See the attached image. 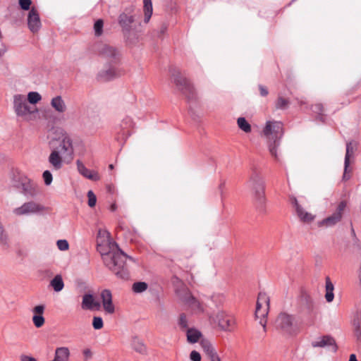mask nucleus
I'll return each instance as SVG.
<instances>
[{
  "mask_svg": "<svg viewBox=\"0 0 361 361\" xmlns=\"http://www.w3.org/2000/svg\"><path fill=\"white\" fill-rule=\"evenodd\" d=\"M97 250L100 253L104 265L118 279H129L130 273L126 260L128 259L135 262L133 257L127 255L111 240H97Z\"/></svg>",
  "mask_w": 361,
  "mask_h": 361,
  "instance_id": "nucleus-1",
  "label": "nucleus"
},
{
  "mask_svg": "<svg viewBox=\"0 0 361 361\" xmlns=\"http://www.w3.org/2000/svg\"><path fill=\"white\" fill-rule=\"evenodd\" d=\"M283 124L281 121H267L263 129V134L267 139L269 153L279 160L278 149L283 136Z\"/></svg>",
  "mask_w": 361,
  "mask_h": 361,
  "instance_id": "nucleus-2",
  "label": "nucleus"
},
{
  "mask_svg": "<svg viewBox=\"0 0 361 361\" xmlns=\"http://www.w3.org/2000/svg\"><path fill=\"white\" fill-rule=\"evenodd\" d=\"M140 16V13L132 11L123 12L118 16V23L121 27L124 38L130 44H134L138 38L135 30Z\"/></svg>",
  "mask_w": 361,
  "mask_h": 361,
  "instance_id": "nucleus-3",
  "label": "nucleus"
},
{
  "mask_svg": "<svg viewBox=\"0 0 361 361\" xmlns=\"http://www.w3.org/2000/svg\"><path fill=\"white\" fill-rule=\"evenodd\" d=\"M248 185L252 190L257 209L260 212H264L267 201L264 194V181L255 167L252 169V173L250 176Z\"/></svg>",
  "mask_w": 361,
  "mask_h": 361,
  "instance_id": "nucleus-4",
  "label": "nucleus"
},
{
  "mask_svg": "<svg viewBox=\"0 0 361 361\" xmlns=\"http://www.w3.org/2000/svg\"><path fill=\"white\" fill-rule=\"evenodd\" d=\"M13 108L18 117L29 121L33 120L38 114V109L31 106L24 94H16L13 96Z\"/></svg>",
  "mask_w": 361,
  "mask_h": 361,
  "instance_id": "nucleus-5",
  "label": "nucleus"
},
{
  "mask_svg": "<svg viewBox=\"0 0 361 361\" xmlns=\"http://www.w3.org/2000/svg\"><path fill=\"white\" fill-rule=\"evenodd\" d=\"M171 78L177 88L186 97L188 101L192 102L196 99L195 90L191 82L181 75L179 70L175 68L170 69Z\"/></svg>",
  "mask_w": 361,
  "mask_h": 361,
  "instance_id": "nucleus-6",
  "label": "nucleus"
},
{
  "mask_svg": "<svg viewBox=\"0 0 361 361\" xmlns=\"http://www.w3.org/2000/svg\"><path fill=\"white\" fill-rule=\"evenodd\" d=\"M176 294L179 300L184 303L188 308L196 313L204 312V306L196 298H195L190 290L180 281V286L176 288Z\"/></svg>",
  "mask_w": 361,
  "mask_h": 361,
  "instance_id": "nucleus-7",
  "label": "nucleus"
},
{
  "mask_svg": "<svg viewBox=\"0 0 361 361\" xmlns=\"http://www.w3.org/2000/svg\"><path fill=\"white\" fill-rule=\"evenodd\" d=\"M274 327L283 334L293 335L298 331V324L294 315L281 312L274 321Z\"/></svg>",
  "mask_w": 361,
  "mask_h": 361,
  "instance_id": "nucleus-8",
  "label": "nucleus"
},
{
  "mask_svg": "<svg viewBox=\"0 0 361 361\" xmlns=\"http://www.w3.org/2000/svg\"><path fill=\"white\" fill-rule=\"evenodd\" d=\"M269 297L264 292H260L258 295L256 304L255 317L257 318L262 317L259 324L262 326L264 332L267 331V321L264 318L267 316L269 309Z\"/></svg>",
  "mask_w": 361,
  "mask_h": 361,
  "instance_id": "nucleus-9",
  "label": "nucleus"
},
{
  "mask_svg": "<svg viewBox=\"0 0 361 361\" xmlns=\"http://www.w3.org/2000/svg\"><path fill=\"white\" fill-rule=\"evenodd\" d=\"M45 210V207L35 201L24 202L21 206L13 209V214L17 216L39 215Z\"/></svg>",
  "mask_w": 361,
  "mask_h": 361,
  "instance_id": "nucleus-10",
  "label": "nucleus"
},
{
  "mask_svg": "<svg viewBox=\"0 0 361 361\" xmlns=\"http://www.w3.org/2000/svg\"><path fill=\"white\" fill-rule=\"evenodd\" d=\"M97 53L102 58L111 63H117L120 59V52L115 48L107 44L99 43L96 45Z\"/></svg>",
  "mask_w": 361,
  "mask_h": 361,
  "instance_id": "nucleus-11",
  "label": "nucleus"
},
{
  "mask_svg": "<svg viewBox=\"0 0 361 361\" xmlns=\"http://www.w3.org/2000/svg\"><path fill=\"white\" fill-rule=\"evenodd\" d=\"M345 207L346 202L345 201H341L338 204L336 210L331 216L317 222L318 226H325L326 228H329L336 225L338 222L341 221L343 217V212L344 211Z\"/></svg>",
  "mask_w": 361,
  "mask_h": 361,
  "instance_id": "nucleus-12",
  "label": "nucleus"
},
{
  "mask_svg": "<svg viewBox=\"0 0 361 361\" xmlns=\"http://www.w3.org/2000/svg\"><path fill=\"white\" fill-rule=\"evenodd\" d=\"M18 181L16 182L15 187L21 190V192L27 197H34L36 194L35 185L27 177L20 176Z\"/></svg>",
  "mask_w": 361,
  "mask_h": 361,
  "instance_id": "nucleus-13",
  "label": "nucleus"
},
{
  "mask_svg": "<svg viewBox=\"0 0 361 361\" xmlns=\"http://www.w3.org/2000/svg\"><path fill=\"white\" fill-rule=\"evenodd\" d=\"M56 151L66 156H71L73 154V140L67 133H62L61 140Z\"/></svg>",
  "mask_w": 361,
  "mask_h": 361,
  "instance_id": "nucleus-14",
  "label": "nucleus"
},
{
  "mask_svg": "<svg viewBox=\"0 0 361 361\" xmlns=\"http://www.w3.org/2000/svg\"><path fill=\"white\" fill-rule=\"evenodd\" d=\"M219 326L224 331H231L235 324L233 318L228 316L224 312L219 311L216 315Z\"/></svg>",
  "mask_w": 361,
  "mask_h": 361,
  "instance_id": "nucleus-15",
  "label": "nucleus"
},
{
  "mask_svg": "<svg viewBox=\"0 0 361 361\" xmlns=\"http://www.w3.org/2000/svg\"><path fill=\"white\" fill-rule=\"evenodd\" d=\"M27 25L32 32H37L41 27V21L39 13L36 8H32L27 16Z\"/></svg>",
  "mask_w": 361,
  "mask_h": 361,
  "instance_id": "nucleus-16",
  "label": "nucleus"
},
{
  "mask_svg": "<svg viewBox=\"0 0 361 361\" xmlns=\"http://www.w3.org/2000/svg\"><path fill=\"white\" fill-rule=\"evenodd\" d=\"M314 348L330 347L334 351L336 350V345L334 339L330 336H324L318 338L312 342Z\"/></svg>",
  "mask_w": 361,
  "mask_h": 361,
  "instance_id": "nucleus-17",
  "label": "nucleus"
},
{
  "mask_svg": "<svg viewBox=\"0 0 361 361\" xmlns=\"http://www.w3.org/2000/svg\"><path fill=\"white\" fill-rule=\"evenodd\" d=\"M134 125L133 119L129 116H126L121 122L118 133L123 137H128L131 134L130 129L134 127Z\"/></svg>",
  "mask_w": 361,
  "mask_h": 361,
  "instance_id": "nucleus-18",
  "label": "nucleus"
},
{
  "mask_svg": "<svg viewBox=\"0 0 361 361\" xmlns=\"http://www.w3.org/2000/svg\"><path fill=\"white\" fill-rule=\"evenodd\" d=\"M101 298L105 312L109 314H113L115 308L112 303V295L111 291L108 289L103 290L101 293Z\"/></svg>",
  "mask_w": 361,
  "mask_h": 361,
  "instance_id": "nucleus-19",
  "label": "nucleus"
},
{
  "mask_svg": "<svg viewBox=\"0 0 361 361\" xmlns=\"http://www.w3.org/2000/svg\"><path fill=\"white\" fill-rule=\"evenodd\" d=\"M100 307V303L94 300L92 294L86 293L82 296V308L83 310H99Z\"/></svg>",
  "mask_w": 361,
  "mask_h": 361,
  "instance_id": "nucleus-20",
  "label": "nucleus"
},
{
  "mask_svg": "<svg viewBox=\"0 0 361 361\" xmlns=\"http://www.w3.org/2000/svg\"><path fill=\"white\" fill-rule=\"evenodd\" d=\"M76 165L79 173L85 178L91 180H98L99 179L97 173L89 170L80 160L78 159L76 161Z\"/></svg>",
  "mask_w": 361,
  "mask_h": 361,
  "instance_id": "nucleus-21",
  "label": "nucleus"
},
{
  "mask_svg": "<svg viewBox=\"0 0 361 361\" xmlns=\"http://www.w3.org/2000/svg\"><path fill=\"white\" fill-rule=\"evenodd\" d=\"M130 348L136 353L145 355L147 354V348L143 341L137 336L132 338Z\"/></svg>",
  "mask_w": 361,
  "mask_h": 361,
  "instance_id": "nucleus-22",
  "label": "nucleus"
},
{
  "mask_svg": "<svg viewBox=\"0 0 361 361\" xmlns=\"http://www.w3.org/2000/svg\"><path fill=\"white\" fill-rule=\"evenodd\" d=\"M353 326L357 342L361 348V312H357L353 319Z\"/></svg>",
  "mask_w": 361,
  "mask_h": 361,
  "instance_id": "nucleus-23",
  "label": "nucleus"
},
{
  "mask_svg": "<svg viewBox=\"0 0 361 361\" xmlns=\"http://www.w3.org/2000/svg\"><path fill=\"white\" fill-rule=\"evenodd\" d=\"M50 104L51 107L59 114H63L66 109V104L61 96H56L51 100Z\"/></svg>",
  "mask_w": 361,
  "mask_h": 361,
  "instance_id": "nucleus-24",
  "label": "nucleus"
},
{
  "mask_svg": "<svg viewBox=\"0 0 361 361\" xmlns=\"http://www.w3.org/2000/svg\"><path fill=\"white\" fill-rule=\"evenodd\" d=\"M118 75V71L113 66L105 68L99 73L100 77L106 80L113 79Z\"/></svg>",
  "mask_w": 361,
  "mask_h": 361,
  "instance_id": "nucleus-25",
  "label": "nucleus"
},
{
  "mask_svg": "<svg viewBox=\"0 0 361 361\" xmlns=\"http://www.w3.org/2000/svg\"><path fill=\"white\" fill-rule=\"evenodd\" d=\"M59 154H61L59 152L54 150L49 157V161L55 170H59L62 166V159Z\"/></svg>",
  "mask_w": 361,
  "mask_h": 361,
  "instance_id": "nucleus-26",
  "label": "nucleus"
},
{
  "mask_svg": "<svg viewBox=\"0 0 361 361\" xmlns=\"http://www.w3.org/2000/svg\"><path fill=\"white\" fill-rule=\"evenodd\" d=\"M325 289H326V294H325L326 300L328 302H331L334 300V286L333 283L331 281L330 278L329 276H327L326 278Z\"/></svg>",
  "mask_w": 361,
  "mask_h": 361,
  "instance_id": "nucleus-27",
  "label": "nucleus"
},
{
  "mask_svg": "<svg viewBox=\"0 0 361 361\" xmlns=\"http://www.w3.org/2000/svg\"><path fill=\"white\" fill-rule=\"evenodd\" d=\"M50 286L53 288L54 291L60 292L64 287V283L61 275H56L50 281Z\"/></svg>",
  "mask_w": 361,
  "mask_h": 361,
  "instance_id": "nucleus-28",
  "label": "nucleus"
},
{
  "mask_svg": "<svg viewBox=\"0 0 361 361\" xmlns=\"http://www.w3.org/2000/svg\"><path fill=\"white\" fill-rule=\"evenodd\" d=\"M300 219L303 222H311L312 221L315 216L306 212L302 207H298V212H296Z\"/></svg>",
  "mask_w": 361,
  "mask_h": 361,
  "instance_id": "nucleus-29",
  "label": "nucleus"
},
{
  "mask_svg": "<svg viewBox=\"0 0 361 361\" xmlns=\"http://www.w3.org/2000/svg\"><path fill=\"white\" fill-rule=\"evenodd\" d=\"M311 109L315 114L316 120L324 123L325 115L323 114V105L320 103H317L312 106Z\"/></svg>",
  "mask_w": 361,
  "mask_h": 361,
  "instance_id": "nucleus-30",
  "label": "nucleus"
},
{
  "mask_svg": "<svg viewBox=\"0 0 361 361\" xmlns=\"http://www.w3.org/2000/svg\"><path fill=\"white\" fill-rule=\"evenodd\" d=\"M201 336V332L197 329H188L187 330V339L189 343H195L197 342Z\"/></svg>",
  "mask_w": 361,
  "mask_h": 361,
  "instance_id": "nucleus-31",
  "label": "nucleus"
},
{
  "mask_svg": "<svg viewBox=\"0 0 361 361\" xmlns=\"http://www.w3.org/2000/svg\"><path fill=\"white\" fill-rule=\"evenodd\" d=\"M144 4V13H145V23H148L152 15V0H143Z\"/></svg>",
  "mask_w": 361,
  "mask_h": 361,
  "instance_id": "nucleus-32",
  "label": "nucleus"
},
{
  "mask_svg": "<svg viewBox=\"0 0 361 361\" xmlns=\"http://www.w3.org/2000/svg\"><path fill=\"white\" fill-rule=\"evenodd\" d=\"M354 153V146L352 142H348L346 144V152L345 156V171L348 170V168L350 165V157L353 155Z\"/></svg>",
  "mask_w": 361,
  "mask_h": 361,
  "instance_id": "nucleus-33",
  "label": "nucleus"
},
{
  "mask_svg": "<svg viewBox=\"0 0 361 361\" xmlns=\"http://www.w3.org/2000/svg\"><path fill=\"white\" fill-rule=\"evenodd\" d=\"M201 346L208 357H212L213 355L216 354L215 348L209 341H202Z\"/></svg>",
  "mask_w": 361,
  "mask_h": 361,
  "instance_id": "nucleus-34",
  "label": "nucleus"
},
{
  "mask_svg": "<svg viewBox=\"0 0 361 361\" xmlns=\"http://www.w3.org/2000/svg\"><path fill=\"white\" fill-rule=\"evenodd\" d=\"M237 124L238 128L243 132L248 133L251 132L252 128L250 124L244 117H239L237 120Z\"/></svg>",
  "mask_w": 361,
  "mask_h": 361,
  "instance_id": "nucleus-35",
  "label": "nucleus"
},
{
  "mask_svg": "<svg viewBox=\"0 0 361 361\" xmlns=\"http://www.w3.org/2000/svg\"><path fill=\"white\" fill-rule=\"evenodd\" d=\"M289 105L290 101L281 96H279L275 102L276 109L286 110L288 108Z\"/></svg>",
  "mask_w": 361,
  "mask_h": 361,
  "instance_id": "nucleus-36",
  "label": "nucleus"
},
{
  "mask_svg": "<svg viewBox=\"0 0 361 361\" xmlns=\"http://www.w3.org/2000/svg\"><path fill=\"white\" fill-rule=\"evenodd\" d=\"M26 99L29 104L33 106L42 99V96L37 92H30Z\"/></svg>",
  "mask_w": 361,
  "mask_h": 361,
  "instance_id": "nucleus-37",
  "label": "nucleus"
},
{
  "mask_svg": "<svg viewBox=\"0 0 361 361\" xmlns=\"http://www.w3.org/2000/svg\"><path fill=\"white\" fill-rule=\"evenodd\" d=\"M148 288V284L144 281L135 282L133 284L132 290L135 293L145 292Z\"/></svg>",
  "mask_w": 361,
  "mask_h": 361,
  "instance_id": "nucleus-38",
  "label": "nucleus"
},
{
  "mask_svg": "<svg viewBox=\"0 0 361 361\" xmlns=\"http://www.w3.org/2000/svg\"><path fill=\"white\" fill-rule=\"evenodd\" d=\"M178 324L179 327L183 330H185L188 328V321L187 319V316L185 313H181L179 315L178 319Z\"/></svg>",
  "mask_w": 361,
  "mask_h": 361,
  "instance_id": "nucleus-39",
  "label": "nucleus"
},
{
  "mask_svg": "<svg viewBox=\"0 0 361 361\" xmlns=\"http://www.w3.org/2000/svg\"><path fill=\"white\" fill-rule=\"evenodd\" d=\"M104 22L102 19H98L94 25V35L97 37L102 35L103 32Z\"/></svg>",
  "mask_w": 361,
  "mask_h": 361,
  "instance_id": "nucleus-40",
  "label": "nucleus"
},
{
  "mask_svg": "<svg viewBox=\"0 0 361 361\" xmlns=\"http://www.w3.org/2000/svg\"><path fill=\"white\" fill-rule=\"evenodd\" d=\"M32 322L37 328H39L44 325L45 319L43 315H33Z\"/></svg>",
  "mask_w": 361,
  "mask_h": 361,
  "instance_id": "nucleus-41",
  "label": "nucleus"
},
{
  "mask_svg": "<svg viewBox=\"0 0 361 361\" xmlns=\"http://www.w3.org/2000/svg\"><path fill=\"white\" fill-rule=\"evenodd\" d=\"M211 300L216 307H218L224 302V297L221 294H214L211 296Z\"/></svg>",
  "mask_w": 361,
  "mask_h": 361,
  "instance_id": "nucleus-42",
  "label": "nucleus"
},
{
  "mask_svg": "<svg viewBox=\"0 0 361 361\" xmlns=\"http://www.w3.org/2000/svg\"><path fill=\"white\" fill-rule=\"evenodd\" d=\"M97 240H111L110 233L104 229H99L97 234Z\"/></svg>",
  "mask_w": 361,
  "mask_h": 361,
  "instance_id": "nucleus-43",
  "label": "nucleus"
},
{
  "mask_svg": "<svg viewBox=\"0 0 361 361\" xmlns=\"http://www.w3.org/2000/svg\"><path fill=\"white\" fill-rule=\"evenodd\" d=\"M167 25L164 23L161 24L157 30L153 32V36L161 38L166 32Z\"/></svg>",
  "mask_w": 361,
  "mask_h": 361,
  "instance_id": "nucleus-44",
  "label": "nucleus"
},
{
  "mask_svg": "<svg viewBox=\"0 0 361 361\" xmlns=\"http://www.w3.org/2000/svg\"><path fill=\"white\" fill-rule=\"evenodd\" d=\"M93 328L96 330L101 329L104 326L103 319L101 317H94L92 321Z\"/></svg>",
  "mask_w": 361,
  "mask_h": 361,
  "instance_id": "nucleus-45",
  "label": "nucleus"
},
{
  "mask_svg": "<svg viewBox=\"0 0 361 361\" xmlns=\"http://www.w3.org/2000/svg\"><path fill=\"white\" fill-rule=\"evenodd\" d=\"M43 180L46 185H49L52 183L53 176L49 170H46L42 173Z\"/></svg>",
  "mask_w": 361,
  "mask_h": 361,
  "instance_id": "nucleus-46",
  "label": "nucleus"
},
{
  "mask_svg": "<svg viewBox=\"0 0 361 361\" xmlns=\"http://www.w3.org/2000/svg\"><path fill=\"white\" fill-rule=\"evenodd\" d=\"M87 197H88V205L90 207H93L95 206L97 202V197L93 191L89 190L87 192Z\"/></svg>",
  "mask_w": 361,
  "mask_h": 361,
  "instance_id": "nucleus-47",
  "label": "nucleus"
},
{
  "mask_svg": "<svg viewBox=\"0 0 361 361\" xmlns=\"http://www.w3.org/2000/svg\"><path fill=\"white\" fill-rule=\"evenodd\" d=\"M58 248L61 251L67 250L69 247L68 243L66 240H59L56 242Z\"/></svg>",
  "mask_w": 361,
  "mask_h": 361,
  "instance_id": "nucleus-48",
  "label": "nucleus"
},
{
  "mask_svg": "<svg viewBox=\"0 0 361 361\" xmlns=\"http://www.w3.org/2000/svg\"><path fill=\"white\" fill-rule=\"evenodd\" d=\"M44 309L45 306L44 305H39L35 306L32 311L35 314L34 315H43Z\"/></svg>",
  "mask_w": 361,
  "mask_h": 361,
  "instance_id": "nucleus-49",
  "label": "nucleus"
},
{
  "mask_svg": "<svg viewBox=\"0 0 361 361\" xmlns=\"http://www.w3.org/2000/svg\"><path fill=\"white\" fill-rule=\"evenodd\" d=\"M32 4L31 0H19V5L23 10L28 11Z\"/></svg>",
  "mask_w": 361,
  "mask_h": 361,
  "instance_id": "nucleus-50",
  "label": "nucleus"
},
{
  "mask_svg": "<svg viewBox=\"0 0 361 361\" xmlns=\"http://www.w3.org/2000/svg\"><path fill=\"white\" fill-rule=\"evenodd\" d=\"M190 358L192 361H201L200 354L196 351L192 350L190 354Z\"/></svg>",
  "mask_w": 361,
  "mask_h": 361,
  "instance_id": "nucleus-51",
  "label": "nucleus"
},
{
  "mask_svg": "<svg viewBox=\"0 0 361 361\" xmlns=\"http://www.w3.org/2000/svg\"><path fill=\"white\" fill-rule=\"evenodd\" d=\"M8 50V46L5 43H1L0 46V59L5 55Z\"/></svg>",
  "mask_w": 361,
  "mask_h": 361,
  "instance_id": "nucleus-52",
  "label": "nucleus"
},
{
  "mask_svg": "<svg viewBox=\"0 0 361 361\" xmlns=\"http://www.w3.org/2000/svg\"><path fill=\"white\" fill-rule=\"evenodd\" d=\"M82 355L85 360L90 359L92 356V351L89 348L84 349L82 351Z\"/></svg>",
  "mask_w": 361,
  "mask_h": 361,
  "instance_id": "nucleus-53",
  "label": "nucleus"
},
{
  "mask_svg": "<svg viewBox=\"0 0 361 361\" xmlns=\"http://www.w3.org/2000/svg\"><path fill=\"white\" fill-rule=\"evenodd\" d=\"M259 90L260 92V95L262 97H266L269 94V91H268L267 88L262 85H259Z\"/></svg>",
  "mask_w": 361,
  "mask_h": 361,
  "instance_id": "nucleus-54",
  "label": "nucleus"
},
{
  "mask_svg": "<svg viewBox=\"0 0 361 361\" xmlns=\"http://www.w3.org/2000/svg\"><path fill=\"white\" fill-rule=\"evenodd\" d=\"M21 361H37V360L32 357H29L27 355H22Z\"/></svg>",
  "mask_w": 361,
  "mask_h": 361,
  "instance_id": "nucleus-55",
  "label": "nucleus"
},
{
  "mask_svg": "<svg viewBox=\"0 0 361 361\" xmlns=\"http://www.w3.org/2000/svg\"><path fill=\"white\" fill-rule=\"evenodd\" d=\"M292 204L295 207L296 212H298V207H302L301 205H300L298 204V200H297V199L295 197L293 198Z\"/></svg>",
  "mask_w": 361,
  "mask_h": 361,
  "instance_id": "nucleus-56",
  "label": "nucleus"
},
{
  "mask_svg": "<svg viewBox=\"0 0 361 361\" xmlns=\"http://www.w3.org/2000/svg\"><path fill=\"white\" fill-rule=\"evenodd\" d=\"M210 361H221L219 355L216 354H215L214 355H213L212 357H209Z\"/></svg>",
  "mask_w": 361,
  "mask_h": 361,
  "instance_id": "nucleus-57",
  "label": "nucleus"
},
{
  "mask_svg": "<svg viewBox=\"0 0 361 361\" xmlns=\"http://www.w3.org/2000/svg\"><path fill=\"white\" fill-rule=\"evenodd\" d=\"M349 361H357L356 355L355 354H351L350 355Z\"/></svg>",
  "mask_w": 361,
  "mask_h": 361,
  "instance_id": "nucleus-58",
  "label": "nucleus"
},
{
  "mask_svg": "<svg viewBox=\"0 0 361 361\" xmlns=\"http://www.w3.org/2000/svg\"><path fill=\"white\" fill-rule=\"evenodd\" d=\"M346 173H347V171H345L344 170V173H343V180H348V179L350 178V176H348V175L346 174Z\"/></svg>",
  "mask_w": 361,
  "mask_h": 361,
  "instance_id": "nucleus-59",
  "label": "nucleus"
},
{
  "mask_svg": "<svg viewBox=\"0 0 361 361\" xmlns=\"http://www.w3.org/2000/svg\"><path fill=\"white\" fill-rule=\"evenodd\" d=\"M298 103L300 104V105H301V106L306 104V102L302 99H298Z\"/></svg>",
  "mask_w": 361,
  "mask_h": 361,
  "instance_id": "nucleus-60",
  "label": "nucleus"
},
{
  "mask_svg": "<svg viewBox=\"0 0 361 361\" xmlns=\"http://www.w3.org/2000/svg\"><path fill=\"white\" fill-rule=\"evenodd\" d=\"M312 307V302H310V304H308V308L309 309H311Z\"/></svg>",
  "mask_w": 361,
  "mask_h": 361,
  "instance_id": "nucleus-61",
  "label": "nucleus"
},
{
  "mask_svg": "<svg viewBox=\"0 0 361 361\" xmlns=\"http://www.w3.org/2000/svg\"><path fill=\"white\" fill-rule=\"evenodd\" d=\"M109 168L110 169H114V165H113V164H110V165L109 166Z\"/></svg>",
  "mask_w": 361,
  "mask_h": 361,
  "instance_id": "nucleus-62",
  "label": "nucleus"
},
{
  "mask_svg": "<svg viewBox=\"0 0 361 361\" xmlns=\"http://www.w3.org/2000/svg\"><path fill=\"white\" fill-rule=\"evenodd\" d=\"M351 232H352V234L355 235V231H354V229H353V228H352Z\"/></svg>",
  "mask_w": 361,
  "mask_h": 361,
  "instance_id": "nucleus-63",
  "label": "nucleus"
},
{
  "mask_svg": "<svg viewBox=\"0 0 361 361\" xmlns=\"http://www.w3.org/2000/svg\"><path fill=\"white\" fill-rule=\"evenodd\" d=\"M111 209H112V210H114V209H115V206H114V205H112V206H111Z\"/></svg>",
  "mask_w": 361,
  "mask_h": 361,
  "instance_id": "nucleus-64",
  "label": "nucleus"
}]
</instances>
